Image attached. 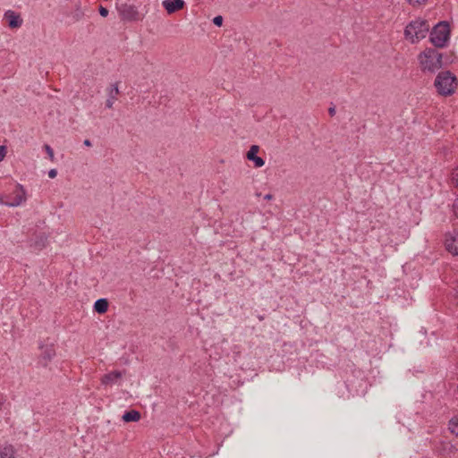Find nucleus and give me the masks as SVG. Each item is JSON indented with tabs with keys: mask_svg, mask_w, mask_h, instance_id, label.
I'll return each instance as SVG.
<instances>
[{
	"mask_svg": "<svg viewBox=\"0 0 458 458\" xmlns=\"http://www.w3.org/2000/svg\"><path fill=\"white\" fill-rule=\"evenodd\" d=\"M442 54L436 49L427 48L418 55L420 68L425 73H434L442 67Z\"/></svg>",
	"mask_w": 458,
	"mask_h": 458,
	"instance_id": "1",
	"label": "nucleus"
},
{
	"mask_svg": "<svg viewBox=\"0 0 458 458\" xmlns=\"http://www.w3.org/2000/svg\"><path fill=\"white\" fill-rule=\"evenodd\" d=\"M434 86L440 96L449 97L455 92L458 80L450 71H443L437 75Z\"/></svg>",
	"mask_w": 458,
	"mask_h": 458,
	"instance_id": "2",
	"label": "nucleus"
},
{
	"mask_svg": "<svg viewBox=\"0 0 458 458\" xmlns=\"http://www.w3.org/2000/svg\"><path fill=\"white\" fill-rule=\"evenodd\" d=\"M429 30V24L424 20H415L411 21L405 28L404 34L406 38L412 43L420 41L426 38Z\"/></svg>",
	"mask_w": 458,
	"mask_h": 458,
	"instance_id": "3",
	"label": "nucleus"
},
{
	"mask_svg": "<svg viewBox=\"0 0 458 458\" xmlns=\"http://www.w3.org/2000/svg\"><path fill=\"white\" fill-rule=\"evenodd\" d=\"M450 38V27L446 21L437 23L430 32V42L436 47H445Z\"/></svg>",
	"mask_w": 458,
	"mask_h": 458,
	"instance_id": "4",
	"label": "nucleus"
},
{
	"mask_svg": "<svg viewBox=\"0 0 458 458\" xmlns=\"http://www.w3.org/2000/svg\"><path fill=\"white\" fill-rule=\"evenodd\" d=\"M27 199L26 191L21 184H16L10 193L0 196V204L8 207H18Z\"/></svg>",
	"mask_w": 458,
	"mask_h": 458,
	"instance_id": "5",
	"label": "nucleus"
},
{
	"mask_svg": "<svg viewBox=\"0 0 458 458\" xmlns=\"http://www.w3.org/2000/svg\"><path fill=\"white\" fill-rule=\"evenodd\" d=\"M119 14L122 20L128 21H140L143 17L135 5L127 4L119 7Z\"/></svg>",
	"mask_w": 458,
	"mask_h": 458,
	"instance_id": "6",
	"label": "nucleus"
},
{
	"mask_svg": "<svg viewBox=\"0 0 458 458\" xmlns=\"http://www.w3.org/2000/svg\"><path fill=\"white\" fill-rule=\"evenodd\" d=\"M445 248L450 253L458 255V232L454 231L446 234Z\"/></svg>",
	"mask_w": 458,
	"mask_h": 458,
	"instance_id": "7",
	"label": "nucleus"
},
{
	"mask_svg": "<svg viewBox=\"0 0 458 458\" xmlns=\"http://www.w3.org/2000/svg\"><path fill=\"white\" fill-rule=\"evenodd\" d=\"M4 18L8 21V26L11 29H18L22 25L21 15L12 10L6 11L4 14Z\"/></svg>",
	"mask_w": 458,
	"mask_h": 458,
	"instance_id": "8",
	"label": "nucleus"
},
{
	"mask_svg": "<svg viewBox=\"0 0 458 458\" xmlns=\"http://www.w3.org/2000/svg\"><path fill=\"white\" fill-rule=\"evenodd\" d=\"M259 151V147L252 145L246 154V157L254 163L256 168L262 167L265 165V161L262 157H258L257 154Z\"/></svg>",
	"mask_w": 458,
	"mask_h": 458,
	"instance_id": "9",
	"label": "nucleus"
},
{
	"mask_svg": "<svg viewBox=\"0 0 458 458\" xmlns=\"http://www.w3.org/2000/svg\"><path fill=\"white\" fill-rule=\"evenodd\" d=\"M184 4L183 0H164L162 2V5L169 14L182 9Z\"/></svg>",
	"mask_w": 458,
	"mask_h": 458,
	"instance_id": "10",
	"label": "nucleus"
},
{
	"mask_svg": "<svg viewBox=\"0 0 458 458\" xmlns=\"http://www.w3.org/2000/svg\"><path fill=\"white\" fill-rule=\"evenodd\" d=\"M122 377L123 373L121 371L114 370L104 375L101 378V383L105 386H112L116 384Z\"/></svg>",
	"mask_w": 458,
	"mask_h": 458,
	"instance_id": "11",
	"label": "nucleus"
},
{
	"mask_svg": "<svg viewBox=\"0 0 458 458\" xmlns=\"http://www.w3.org/2000/svg\"><path fill=\"white\" fill-rule=\"evenodd\" d=\"M119 94V89L117 84H113L108 89V98L106 101V106L107 108H112L114 102L117 99V96Z\"/></svg>",
	"mask_w": 458,
	"mask_h": 458,
	"instance_id": "12",
	"label": "nucleus"
},
{
	"mask_svg": "<svg viewBox=\"0 0 458 458\" xmlns=\"http://www.w3.org/2000/svg\"><path fill=\"white\" fill-rule=\"evenodd\" d=\"M55 352L53 346L42 347L41 359L45 361L44 365H47V363L55 356Z\"/></svg>",
	"mask_w": 458,
	"mask_h": 458,
	"instance_id": "13",
	"label": "nucleus"
},
{
	"mask_svg": "<svg viewBox=\"0 0 458 458\" xmlns=\"http://www.w3.org/2000/svg\"><path fill=\"white\" fill-rule=\"evenodd\" d=\"M140 419V413L138 411L131 410L123 415V420L125 422L138 421Z\"/></svg>",
	"mask_w": 458,
	"mask_h": 458,
	"instance_id": "14",
	"label": "nucleus"
},
{
	"mask_svg": "<svg viewBox=\"0 0 458 458\" xmlns=\"http://www.w3.org/2000/svg\"><path fill=\"white\" fill-rule=\"evenodd\" d=\"M94 309L98 313L103 314L108 309V301L106 299H99L95 302Z\"/></svg>",
	"mask_w": 458,
	"mask_h": 458,
	"instance_id": "15",
	"label": "nucleus"
},
{
	"mask_svg": "<svg viewBox=\"0 0 458 458\" xmlns=\"http://www.w3.org/2000/svg\"><path fill=\"white\" fill-rule=\"evenodd\" d=\"M0 458H14V449L12 445L0 447Z\"/></svg>",
	"mask_w": 458,
	"mask_h": 458,
	"instance_id": "16",
	"label": "nucleus"
},
{
	"mask_svg": "<svg viewBox=\"0 0 458 458\" xmlns=\"http://www.w3.org/2000/svg\"><path fill=\"white\" fill-rule=\"evenodd\" d=\"M85 15L84 10L81 7L80 4L75 5L73 12L72 13V20L74 22L80 21Z\"/></svg>",
	"mask_w": 458,
	"mask_h": 458,
	"instance_id": "17",
	"label": "nucleus"
},
{
	"mask_svg": "<svg viewBox=\"0 0 458 458\" xmlns=\"http://www.w3.org/2000/svg\"><path fill=\"white\" fill-rule=\"evenodd\" d=\"M449 429L453 434L458 436V416H455L450 420Z\"/></svg>",
	"mask_w": 458,
	"mask_h": 458,
	"instance_id": "18",
	"label": "nucleus"
},
{
	"mask_svg": "<svg viewBox=\"0 0 458 458\" xmlns=\"http://www.w3.org/2000/svg\"><path fill=\"white\" fill-rule=\"evenodd\" d=\"M451 183L454 187L458 189V167L452 173Z\"/></svg>",
	"mask_w": 458,
	"mask_h": 458,
	"instance_id": "19",
	"label": "nucleus"
},
{
	"mask_svg": "<svg viewBox=\"0 0 458 458\" xmlns=\"http://www.w3.org/2000/svg\"><path fill=\"white\" fill-rule=\"evenodd\" d=\"M44 148H45L47 154L48 155L50 160L53 161L54 160V151H53L52 148L49 145H45Z\"/></svg>",
	"mask_w": 458,
	"mask_h": 458,
	"instance_id": "20",
	"label": "nucleus"
},
{
	"mask_svg": "<svg viewBox=\"0 0 458 458\" xmlns=\"http://www.w3.org/2000/svg\"><path fill=\"white\" fill-rule=\"evenodd\" d=\"M213 22L215 25L220 27L222 26L223 24V17L218 15V16H216L214 19H213Z\"/></svg>",
	"mask_w": 458,
	"mask_h": 458,
	"instance_id": "21",
	"label": "nucleus"
},
{
	"mask_svg": "<svg viewBox=\"0 0 458 458\" xmlns=\"http://www.w3.org/2000/svg\"><path fill=\"white\" fill-rule=\"evenodd\" d=\"M98 11H99V14L102 17H106L108 15V10L106 7L102 6V5L99 6Z\"/></svg>",
	"mask_w": 458,
	"mask_h": 458,
	"instance_id": "22",
	"label": "nucleus"
},
{
	"mask_svg": "<svg viewBox=\"0 0 458 458\" xmlns=\"http://www.w3.org/2000/svg\"><path fill=\"white\" fill-rule=\"evenodd\" d=\"M411 4H422L427 2V0H407Z\"/></svg>",
	"mask_w": 458,
	"mask_h": 458,
	"instance_id": "23",
	"label": "nucleus"
},
{
	"mask_svg": "<svg viewBox=\"0 0 458 458\" xmlns=\"http://www.w3.org/2000/svg\"><path fill=\"white\" fill-rule=\"evenodd\" d=\"M5 154H6L5 147L0 146V161H2L4 159V157H5Z\"/></svg>",
	"mask_w": 458,
	"mask_h": 458,
	"instance_id": "24",
	"label": "nucleus"
},
{
	"mask_svg": "<svg viewBox=\"0 0 458 458\" xmlns=\"http://www.w3.org/2000/svg\"><path fill=\"white\" fill-rule=\"evenodd\" d=\"M57 175V171L55 169H51L49 172H48V176L50 178H55V176Z\"/></svg>",
	"mask_w": 458,
	"mask_h": 458,
	"instance_id": "25",
	"label": "nucleus"
},
{
	"mask_svg": "<svg viewBox=\"0 0 458 458\" xmlns=\"http://www.w3.org/2000/svg\"><path fill=\"white\" fill-rule=\"evenodd\" d=\"M454 212L455 216L458 217V199L454 201Z\"/></svg>",
	"mask_w": 458,
	"mask_h": 458,
	"instance_id": "26",
	"label": "nucleus"
},
{
	"mask_svg": "<svg viewBox=\"0 0 458 458\" xmlns=\"http://www.w3.org/2000/svg\"><path fill=\"white\" fill-rule=\"evenodd\" d=\"M330 115H334L335 114V107H330L329 110H328Z\"/></svg>",
	"mask_w": 458,
	"mask_h": 458,
	"instance_id": "27",
	"label": "nucleus"
},
{
	"mask_svg": "<svg viewBox=\"0 0 458 458\" xmlns=\"http://www.w3.org/2000/svg\"><path fill=\"white\" fill-rule=\"evenodd\" d=\"M273 199V196L271 194H267L264 196V199L266 200H270Z\"/></svg>",
	"mask_w": 458,
	"mask_h": 458,
	"instance_id": "28",
	"label": "nucleus"
},
{
	"mask_svg": "<svg viewBox=\"0 0 458 458\" xmlns=\"http://www.w3.org/2000/svg\"><path fill=\"white\" fill-rule=\"evenodd\" d=\"M83 143H84V145H85V146H87V147H90V146H91V142H90V140H85Z\"/></svg>",
	"mask_w": 458,
	"mask_h": 458,
	"instance_id": "29",
	"label": "nucleus"
}]
</instances>
